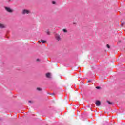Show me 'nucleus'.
Returning a JSON list of instances; mask_svg holds the SVG:
<instances>
[{
	"label": "nucleus",
	"instance_id": "obj_15",
	"mask_svg": "<svg viewBox=\"0 0 125 125\" xmlns=\"http://www.w3.org/2000/svg\"><path fill=\"white\" fill-rule=\"evenodd\" d=\"M29 103H33V102H32V101H29L28 102Z\"/></svg>",
	"mask_w": 125,
	"mask_h": 125
},
{
	"label": "nucleus",
	"instance_id": "obj_4",
	"mask_svg": "<svg viewBox=\"0 0 125 125\" xmlns=\"http://www.w3.org/2000/svg\"><path fill=\"white\" fill-rule=\"evenodd\" d=\"M5 28H6V25L4 23H0V29H5Z\"/></svg>",
	"mask_w": 125,
	"mask_h": 125
},
{
	"label": "nucleus",
	"instance_id": "obj_16",
	"mask_svg": "<svg viewBox=\"0 0 125 125\" xmlns=\"http://www.w3.org/2000/svg\"><path fill=\"white\" fill-rule=\"evenodd\" d=\"M36 61H38V62L40 61V59H37L36 60Z\"/></svg>",
	"mask_w": 125,
	"mask_h": 125
},
{
	"label": "nucleus",
	"instance_id": "obj_8",
	"mask_svg": "<svg viewBox=\"0 0 125 125\" xmlns=\"http://www.w3.org/2000/svg\"><path fill=\"white\" fill-rule=\"evenodd\" d=\"M63 32H64V33H68V30H67V29L64 28L62 29Z\"/></svg>",
	"mask_w": 125,
	"mask_h": 125
},
{
	"label": "nucleus",
	"instance_id": "obj_6",
	"mask_svg": "<svg viewBox=\"0 0 125 125\" xmlns=\"http://www.w3.org/2000/svg\"><path fill=\"white\" fill-rule=\"evenodd\" d=\"M95 104L96 106H99L100 105H101V102L99 101H96Z\"/></svg>",
	"mask_w": 125,
	"mask_h": 125
},
{
	"label": "nucleus",
	"instance_id": "obj_5",
	"mask_svg": "<svg viewBox=\"0 0 125 125\" xmlns=\"http://www.w3.org/2000/svg\"><path fill=\"white\" fill-rule=\"evenodd\" d=\"M46 77L48 79H51V73H47L46 74Z\"/></svg>",
	"mask_w": 125,
	"mask_h": 125
},
{
	"label": "nucleus",
	"instance_id": "obj_1",
	"mask_svg": "<svg viewBox=\"0 0 125 125\" xmlns=\"http://www.w3.org/2000/svg\"><path fill=\"white\" fill-rule=\"evenodd\" d=\"M31 13V11L27 9H23L22 11V14L24 15L25 14H30Z\"/></svg>",
	"mask_w": 125,
	"mask_h": 125
},
{
	"label": "nucleus",
	"instance_id": "obj_11",
	"mask_svg": "<svg viewBox=\"0 0 125 125\" xmlns=\"http://www.w3.org/2000/svg\"><path fill=\"white\" fill-rule=\"evenodd\" d=\"M106 46H107V48H110V45L107 44Z\"/></svg>",
	"mask_w": 125,
	"mask_h": 125
},
{
	"label": "nucleus",
	"instance_id": "obj_17",
	"mask_svg": "<svg viewBox=\"0 0 125 125\" xmlns=\"http://www.w3.org/2000/svg\"><path fill=\"white\" fill-rule=\"evenodd\" d=\"M91 82V81H90V80H88V81H87L88 83H90Z\"/></svg>",
	"mask_w": 125,
	"mask_h": 125
},
{
	"label": "nucleus",
	"instance_id": "obj_13",
	"mask_svg": "<svg viewBox=\"0 0 125 125\" xmlns=\"http://www.w3.org/2000/svg\"><path fill=\"white\" fill-rule=\"evenodd\" d=\"M52 3L53 4H55V1H52Z\"/></svg>",
	"mask_w": 125,
	"mask_h": 125
},
{
	"label": "nucleus",
	"instance_id": "obj_2",
	"mask_svg": "<svg viewBox=\"0 0 125 125\" xmlns=\"http://www.w3.org/2000/svg\"><path fill=\"white\" fill-rule=\"evenodd\" d=\"M55 39L58 42L61 41V37H60V35L58 34L55 35Z\"/></svg>",
	"mask_w": 125,
	"mask_h": 125
},
{
	"label": "nucleus",
	"instance_id": "obj_10",
	"mask_svg": "<svg viewBox=\"0 0 125 125\" xmlns=\"http://www.w3.org/2000/svg\"><path fill=\"white\" fill-rule=\"evenodd\" d=\"M37 90H38V91H41L42 88H41L40 87H38V88H37Z\"/></svg>",
	"mask_w": 125,
	"mask_h": 125
},
{
	"label": "nucleus",
	"instance_id": "obj_14",
	"mask_svg": "<svg viewBox=\"0 0 125 125\" xmlns=\"http://www.w3.org/2000/svg\"><path fill=\"white\" fill-rule=\"evenodd\" d=\"M47 35H50V33L49 31H47Z\"/></svg>",
	"mask_w": 125,
	"mask_h": 125
},
{
	"label": "nucleus",
	"instance_id": "obj_3",
	"mask_svg": "<svg viewBox=\"0 0 125 125\" xmlns=\"http://www.w3.org/2000/svg\"><path fill=\"white\" fill-rule=\"evenodd\" d=\"M5 9L7 11V12H9L10 13H12V12H13V10H12L10 7H5Z\"/></svg>",
	"mask_w": 125,
	"mask_h": 125
},
{
	"label": "nucleus",
	"instance_id": "obj_12",
	"mask_svg": "<svg viewBox=\"0 0 125 125\" xmlns=\"http://www.w3.org/2000/svg\"><path fill=\"white\" fill-rule=\"evenodd\" d=\"M96 88H97V89H99V88H100V87L97 86V87H96Z\"/></svg>",
	"mask_w": 125,
	"mask_h": 125
},
{
	"label": "nucleus",
	"instance_id": "obj_9",
	"mask_svg": "<svg viewBox=\"0 0 125 125\" xmlns=\"http://www.w3.org/2000/svg\"><path fill=\"white\" fill-rule=\"evenodd\" d=\"M107 103H108V104H109V105H112V104H113V103H112L109 101H107Z\"/></svg>",
	"mask_w": 125,
	"mask_h": 125
},
{
	"label": "nucleus",
	"instance_id": "obj_7",
	"mask_svg": "<svg viewBox=\"0 0 125 125\" xmlns=\"http://www.w3.org/2000/svg\"><path fill=\"white\" fill-rule=\"evenodd\" d=\"M38 42L39 43H41V42H42V43H45V42H46V41L41 40V41H39Z\"/></svg>",
	"mask_w": 125,
	"mask_h": 125
}]
</instances>
